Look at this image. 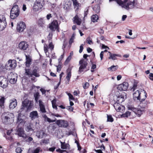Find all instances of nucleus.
<instances>
[{
    "instance_id": "obj_1",
    "label": "nucleus",
    "mask_w": 153,
    "mask_h": 153,
    "mask_svg": "<svg viewBox=\"0 0 153 153\" xmlns=\"http://www.w3.org/2000/svg\"><path fill=\"white\" fill-rule=\"evenodd\" d=\"M114 1H116L119 5L127 10L133 8L135 6L134 0H109V2Z\"/></svg>"
},
{
    "instance_id": "obj_2",
    "label": "nucleus",
    "mask_w": 153,
    "mask_h": 153,
    "mask_svg": "<svg viewBox=\"0 0 153 153\" xmlns=\"http://www.w3.org/2000/svg\"><path fill=\"white\" fill-rule=\"evenodd\" d=\"M25 75L29 77H32L33 76L36 77H38L40 76V74L39 73V68L36 66L34 67L32 71L29 68H25Z\"/></svg>"
},
{
    "instance_id": "obj_3",
    "label": "nucleus",
    "mask_w": 153,
    "mask_h": 153,
    "mask_svg": "<svg viewBox=\"0 0 153 153\" xmlns=\"http://www.w3.org/2000/svg\"><path fill=\"white\" fill-rule=\"evenodd\" d=\"M14 117L13 114L9 112H4L1 115L2 122L5 124H8L11 123V120H13Z\"/></svg>"
},
{
    "instance_id": "obj_4",
    "label": "nucleus",
    "mask_w": 153,
    "mask_h": 153,
    "mask_svg": "<svg viewBox=\"0 0 153 153\" xmlns=\"http://www.w3.org/2000/svg\"><path fill=\"white\" fill-rule=\"evenodd\" d=\"M33 105V104L31 101L26 99L22 102L21 107L19 110V111L22 112L24 110L25 108H27V110L28 111L30 110Z\"/></svg>"
},
{
    "instance_id": "obj_5",
    "label": "nucleus",
    "mask_w": 153,
    "mask_h": 153,
    "mask_svg": "<svg viewBox=\"0 0 153 153\" xmlns=\"http://www.w3.org/2000/svg\"><path fill=\"white\" fill-rule=\"evenodd\" d=\"M144 91V97L143 98H142L140 96L141 93H140L139 90H137L133 94V98L135 101L139 100L140 102V104L141 105L142 102L144 101L147 97V94L146 91L143 90Z\"/></svg>"
},
{
    "instance_id": "obj_6",
    "label": "nucleus",
    "mask_w": 153,
    "mask_h": 153,
    "mask_svg": "<svg viewBox=\"0 0 153 153\" xmlns=\"http://www.w3.org/2000/svg\"><path fill=\"white\" fill-rule=\"evenodd\" d=\"M88 56V55L87 54H84L83 56V58L86 59V61L84 59H82L80 60L79 62V64L80 65L79 68L78 73L79 74L83 71V69L86 68L87 65V61L88 59L87 58Z\"/></svg>"
},
{
    "instance_id": "obj_7",
    "label": "nucleus",
    "mask_w": 153,
    "mask_h": 153,
    "mask_svg": "<svg viewBox=\"0 0 153 153\" xmlns=\"http://www.w3.org/2000/svg\"><path fill=\"white\" fill-rule=\"evenodd\" d=\"M19 13L20 10L18 6L17 5H14L10 11V18L14 19L19 16Z\"/></svg>"
},
{
    "instance_id": "obj_8",
    "label": "nucleus",
    "mask_w": 153,
    "mask_h": 153,
    "mask_svg": "<svg viewBox=\"0 0 153 153\" xmlns=\"http://www.w3.org/2000/svg\"><path fill=\"white\" fill-rule=\"evenodd\" d=\"M49 28L52 31H55L56 30L57 32H59V25L56 20H53L49 24Z\"/></svg>"
},
{
    "instance_id": "obj_9",
    "label": "nucleus",
    "mask_w": 153,
    "mask_h": 153,
    "mask_svg": "<svg viewBox=\"0 0 153 153\" xmlns=\"http://www.w3.org/2000/svg\"><path fill=\"white\" fill-rule=\"evenodd\" d=\"M17 64L16 60H9L5 66V68L7 70H10L14 68L16 66Z\"/></svg>"
},
{
    "instance_id": "obj_10",
    "label": "nucleus",
    "mask_w": 153,
    "mask_h": 153,
    "mask_svg": "<svg viewBox=\"0 0 153 153\" xmlns=\"http://www.w3.org/2000/svg\"><path fill=\"white\" fill-rule=\"evenodd\" d=\"M7 25L6 18L4 16L0 15V31L4 30Z\"/></svg>"
},
{
    "instance_id": "obj_11",
    "label": "nucleus",
    "mask_w": 153,
    "mask_h": 153,
    "mask_svg": "<svg viewBox=\"0 0 153 153\" xmlns=\"http://www.w3.org/2000/svg\"><path fill=\"white\" fill-rule=\"evenodd\" d=\"M24 116L21 113H19L17 118L16 123L18 126H23L26 123L25 119Z\"/></svg>"
},
{
    "instance_id": "obj_12",
    "label": "nucleus",
    "mask_w": 153,
    "mask_h": 153,
    "mask_svg": "<svg viewBox=\"0 0 153 153\" xmlns=\"http://www.w3.org/2000/svg\"><path fill=\"white\" fill-rule=\"evenodd\" d=\"M8 84V80L4 76H0V87L4 89L7 88Z\"/></svg>"
},
{
    "instance_id": "obj_13",
    "label": "nucleus",
    "mask_w": 153,
    "mask_h": 153,
    "mask_svg": "<svg viewBox=\"0 0 153 153\" xmlns=\"http://www.w3.org/2000/svg\"><path fill=\"white\" fill-rule=\"evenodd\" d=\"M128 109L129 110H131L134 113L137 115L138 117H140L142 114L143 111L140 110L138 108H134L133 105H129L128 107Z\"/></svg>"
},
{
    "instance_id": "obj_14",
    "label": "nucleus",
    "mask_w": 153,
    "mask_h": 153,
    "mask_svg": "<svg viewBox=\"0 0 153 153\" xmlns=\"http://www.w3.org/2000/svg\"><path fill=\"white\" fill-rule=\"evenodd\" d=\"M56 123L61 127L67 128L68 126V123L67 121L59 120L56 122Z\"/></svg>"
},
{
    "instance_id": "obj_15",
    "label": "nucleus",
    "mask_w": 153,
    "mask_h": 153,
    "mask_svg": "<svg viewBox=\"0 0 153 153\" xmlns=\"http://www.w3.org/2000/svg\"><path fill=\"white\" fill-rule=\"evenodd\" d=\"M42 0H36L35 2L33 9L35 11H37L42 7V5L41 3Z\"/></svg>"
},
{
    "instance_id": "obj_16",
    "label": "nucleus",
    "mask_w": 153,
    "mask_h": 153,
    "mask_svg": "<svg viewBox=\"0 0 153 153\" xmlns=\"http://www.w3.org/2000/svg\"><path fill=\"white\" fill-rule=\"evenodd\" d=\"M124 96H126L125 93L123 92L120 94V93L119 95H118L117 92V94L116 96L117 97L116 102L118 103H121L124 101Z\"/></svg>"
},
{
    "instance_id": "obj_17",
    "label": "nucleus",
    "mask_w": 153,
    "mask_h": 153,
    "mask_svg": "<svg viewBox=\"0 0 153 153\" xmlns=\"http://www.w3.org/2000/svg\"><path fill=\"white\" fill-rule=\"evenodd\" d=\"M23 126H17L16 129V134L20 137H24L25 134L24 133Z\"/></svg>"
},
{
    "instance_id": "obj_18",
    "label": "nucleus",
    "mask_w": 153,
    "mask_h": 153,
    "mask_svg": "<svg viewBox=\"0 0 153 153\" xmlns=\"http://www.w3.org/2000/svg\"><path fill=\"white\" fill-rule=\"evenodd\" d=\"M19 48L21 50L25 51L28 48V45L25 41H22L19 45Z\"/></svg>"
},
{
    "instance_id": "obj_19",
    "label": "nucleus",
    "mask_w": 153,
    "mask_h": 153,
    "mask_svg": "<svg viewBox=\"0 0 153 153\" xmlns=\"http://www.w3.org/2000/svg\"><path fill=\"white\" fill-rule=\"evenodd\" d=\"M128 86V83L126 82H124L122 84L118 85L117 88L118 90L120 91H126Z\"/></svg>"
},
{
    "instance_id": "obj_20",
    "label": "nucleus",
    "mask_w": 153,
    "mask_h": 153,
    "mask_svg": "<svg viewBox=\"0 0 153 153\" xmlns=\"http://www.w3.org/2000/svg\"><path fill=\"white\" fill-rule=\"evenodd\" d=\"M26 27L25 23L23 22H20L18 23L16 28L17 30L20 32L23 31Z\"/></svg>"
},
{
    "instance_id": "obj_21",
    "label": "nucleus",
    "mask_w": 153,
    "mask_h": 153,
    "mask_svg": "<svg viewBox=\"0 0 153 153\" xmlns=\"http://www.w3.org/2000/svg\"><path fill=\"white\" fill-rule=\"evenodd\" d=\"M109 53V56L108 57V59H112V60H114L117 59L116 56L121 57V56L120 54H113L111 53L110 52H108Z\"/></svg>"
},
{
    "instance_id": "obj_22",
    "label": "nucleus",
    "mask_w": 153,
    "mask_h": 153,
    "mask_svg": "<svg viewBox=\"0 0 153 153\" xmlns=\"http://www.w3.org/2000/svg\"><path fill=\"white\" fill-rule=\"evenodd\" d=\"M30 117L32 120H34L36 118H38L39 115L37 111H33L30 112Z\"/></svg>"
},
{
    "instance_id": "obj_23",
    "label": "nucleus",
    "mask_w": 153,
    "mask_h": 153,
    "mask_svg": "<svg viewBox=\"0 0 153 153\" xmlns=\"http://www.w3.org/2000/svg\"><path fill=\"white\" fill-rule=\"evenodd\" d=\"M39 102L40 111L42 113L46 112V111L43 102L41 100H39Z\"/></svg>"
},
{
    "instance_id": "obj_24",
    "label": "nucleus",
    "mask_w": 153,
    "mask_h": 153,
    "mask_svg": "<svg viewBox=\"0 0 153 153\" xmlns=\"http://www.w3.org/2000/svg\"><path fill=\"white\" fill-rule=\"evenodd\" d=\"M17 105V102L16 99H14L13 100H12L9 106L10 109H13L16 107Z\"/></svg>"
},
{
    "instance_id": "obj_25",
    "label": "nucleus",
    "mask_w": 153,
    "mask_h": 153,
    "mask_svg": "<svg viewBox=\"0 0 153 153\" xmlns=\"http://www.w3.org/2000/svg\"><path fill=\"white\" fill-rule=\"evenodd\" d=\"M26 61L25 62V65L27 67H29L31 64V59L29 56H27L25 55Z\"/></svg>"
},
{
    "instance_id": "obj_26",
    "label": "nucleus",
    "mask_w": 153,
    "mask_h": 153,
    "mask_svg": "<svg viewBox=\"0 0 153 153\" xmlns=\"http://www.w3.org/2000/svg\"><path fill=\"white\" fill-rule=\"evenodd\" d=\"M73 20L74 23H76L77 25H80L81 23V19L78 17L77 15H76L74 18Z\"/></svg>"
},
{
    "instance_id": "obj_27",
    "label": "nucleus",
    "mask_w": 153,
    "mask_h": 153,
    "mask_svg": "<svg viewBox=\"0 0 153 153\" xmlns=\"http://www.w3.org/2000/svg\"><path fill=\"white\" fill-rule=\"evenodd\" d=\"M61 148L62 149H70V145L68 143H66L65 142H61Z\"/></svg>"
},
{
    "instance_id": "obj_28",
    "label": "nucleus",
    "mask_w": 153,
    "mask_h": 153,
    "mask_svg": "<svg viewBox=\"0 0 153 153\" xmlns=\"http://www.w3.org/2000/svg\"><path fill=\"white\" fill-rule=\"evenodd\" d=\"M71 69L69 68L66 71L67 74L66 78L68 82L69 81L71 76Z\"/></svg>"
},
{
    "instance_id": "obj_29",
    "label": "nucleus",
    "mask_w": 153,
    "mask_h": 153,
    "mask_svg": "<svg viewBox=\"0 0 153 153\" xmlns=\"http://www.w3.org/2000/svg\"><path fill=\"white\" fill-rule=\"evenodd\" d=\"M120 103L116 102L113 105L114 107L116 110L117 111L121 112V105L120 104Z\"/></svg>"
},
{
    "instance_id": "obj_30",
    "label": "nucleus",
    "mask_w": 153,
    "mask_h": 153,
    "mask_svg": "<svg viewBox=\"0 0 153 153\" xmlns=\"http://www.w3.org/2000/svg\"><path fill=\"white\" fill-rule=\"evenodd\" d=\"M5 99L4 97L0 96V107L2 108H4Z\"/></svg>"
},
{
    "instance_id": "obj_31",
    "label": "nucleus",
    "mask_w": 153,
    "mask_h": 153,
    "mask_svg": "<svg viewBox=\"0 0 153 153\" xmlns=\"http://www.w3.org/2000/svg\"><path fill=\"white\" fill-rule=\"evenodd\" d=\"M99 4H96L93 8L94 11L97 13H98L100 12V7Z\"/></svg>"
},
{
    "instance_id": "obj_32",
    "label": "nucleus",
    "mask_w": 153,
    "mask_h": 153,
    "mask_svg": "<svg viewBox=\"0 0 153 153\" xmlns=\"http://www.w3.org/2000/svg\"><path fill=\"white\" fill-rule=\"evenodd\" d=\"M99 17L97 15L95 14L92 16L91 18V21L93 22H95L97 21Z\"/></svg>"
},
{
    "instance_id": "obj_33",
    "label": "nucleus",
    "mask_w": 153,
    "mask_h": 153,
    "mask_svg": "<svg viewBox=\"0 0 153 153\" xmlns=\"http://www.w3.org/2000/svg\"><path fill=\"white\" fill-rule=\"evenodd\" d=\"M73 4V5L75 7H76V9L79 8V7L80 6V4L79 3L77 0H71Z\"/></svg>"
},
{
    "instance_id": "obj_34",
    "label": "nucleus",
    "mask_w": 153,
    "mask_h": 153,
    "mask_svg": "<svg viewBox=\"0 0 153 153\" xmlns=\"http://www.w3.org/2000/svg\"><path fill=\"white\" fill-rule=\"evenodd\" d=\"M49 140L48 139H44L41 140L40 142V145H42L43 144L44 145L47 144L49 143Z\"/></svg>"
},
{
    "instance_id": "obj_35",
    "label": "nucleus",
    "mask_w": 153,
    "mask_h": 153,
    "mask_svg": "<svg viewBox=\"0 0 153 153\" xmlns=\"http://www.w3.org/2000/svg\"><path fill=\"white\" fill-rule=\"evenodd\" d=\"M38 25L40 27H43L45 22L42 19H39L38 21Z\"/></svg>"
},
{
    "instance_id": "obj_36",
    "label": "nucleus",
    "mask_w": 153,
    "mask_h": 153,
    "mask_svg": "<svg viewBox=\"0 0 153 153\" xmlns=\"http://www.w3.org/2000/svg\"><path fill=\"white\" fill-rule=\"evenodd\" d=\"M118 68V66L117 65H112L110 67L108 68V70L109 71H114L117 70Z\"/></svg>"
},
{
    "instance_id": "obj_37",
    "label": "nucleus",
    "mask_w": 153,
    "mask_h": 153,
    "mask_svg": "<svg viewBox=\"0 0 153 153\" xmlns=\"http://www.w3.org/2000/svg\"><path fill=\"white\" fill-rule=\"evenodd\" d=\"M39 93L38 92L36 93L34 95V96L35 98V102L37 103L38 102V100L39 97Z\"/></svg>"
},
{
    "instance_id": "obj_38",
    "label": "nucleus",
    "mask_w": 153,
    "mask_h": 153,
    "mask_svg": "<svg viewBox=\"0 0 153 153\" xmlns=\"http://www.w3.org/2000/svg\"><path fill=\"white\" fill-rule=\"evenodd\" d=\"M107 121L108 122H112L114 121V119L111 115H107Z\"/></svg>"
},
{
    "instance_id": "obj_39",
    "label": "nucleus",
    "mask_w": 153,
    "mask_h": 153,
    "mask_svg": "<svg viewBox=\"0 0 153 153\" xmlns=\"http://www.w3.org/2000/svg\"><path fill=\"white\" fill-rule=\"evenodd\" d=\"M5 138L7 140L11 142L14 141V139L12 137L10 136V135L6 136L5 134Z\"/></svg>"
},
{
    "instance_id": "obj_40",
    "label": "nucleus",
    "mask_w": 153,
    "mask_h": 153,
    "mask_svg": "<svg viewBox=\"0 0 153 153\" xmlns=\"http://www.w3.org/2000/svg\"><path fill=\"white\" fill-rule=\"evenodd\" d=\"M131 112L129 111L126 112L125 113H124L122 114V116L123 117H127L131 115Z\"/></svg>"
},
{
    "instance_id": "obj_41",
    "label": "nucleus",
    "mask_w": 153,
    "mask_h": 153,
    "mask_svg": "<svg viewBox=\"0 0 153 153\" xmlns=\"http://www.w3.org/2000/svg\"><path fill=\"white\" fill-rule=\"evenodd\" d=\"M75 38V35L74 34H73L72 36L70 39L69 41V44L70 45H71V44L74 42V40Z\"/></svg>"
},
{
    "instance_id": "obj_42",
    "label": "nucleus",
    "mask_w": 153,
    "mask_h": 153,
    "mask_svg": "<svg viewBox=\"0 0 153 153\" xmlns=\"http://www.w3.org/2000/svg\"><path fill=\"white\" fill-rule=\"evenodd\" d=\"M17 78H12L9 80V82L12 84H14L16 83L17 81Z\"/></svg>"
},
{
    "instance_id": "obj_43",
    "label": "nucleus",
    "mask_w": 153,
    "mask_h": 153,
    "mask_svg": "<svg viewBox=\"0 0 153 153\" xmlns=\"http://www.w3.org/2000/svg\"><path fill=\"white\" fill-rule=\"evenodd\" d=\"M42 149H41L40 147H39L37 148L33 151V153H39L40 151L42 152Z\"/></svg>"
},
{
    "instance_id": "obj_44",
    "label": "nucleus",
    "mask_w": 153,
    "mask_h": 153,
    "mask_svg": "<svg viewBox=\"0 0 153 153\" xmlns=\"http://www.w3.org/2000/svg\"><path fill=\"white\" fill-rule=\"evenodd\" d=\"M66 93L69 97V100H74V98L71 93H68L67 92H66Z\"/></svg>"
},
{
    "instance_id": "obj_45",
    "label": "nucleus",
    "mask_w": 153,
    "mask_h": 153,
    "mask_svg": "<svg viewBox=\"0 0 153 153\" xmlns=\"http://www.w3.org/2000/svg\"><path fill=\"white\" fill-rule=\"evenodd\" d=\"M15 151L17 153H20L22 151V149L21 148L18 147L16 149Z\"/></svg>"
},
{
    "instance_id": "obj_46",
    "label": "nucleus",
    "mask_w": 153,
    "mask_h": 153,
    "mask_svg": "<svg viewBox=\"0 0 153 153\" xmlns=\"http://www.w3.org/2000/svg\"><path fill=\"white\" fill-rule=\"evenodd\" d=\"M26 130L28 131H31L33 130L30 125L27 126L26 127Z\"/></svg>"
},
{
    "instance_id": "obj_47",
    "label": "nucleus",
    "mask_w": 153,
    "mask_h": 153,
    "mask_svg": "<svg viewBox=\"0 0 153 153\" xmlns=\"http://www.w3.org/2000/svg\"><path fill=\"white\" fill-rule=\"evenodd\" d=\"M56 151L60 153H62L64 152H66L67 151L66 150H61L59 148L56 150Z\"/></svg>"
},
{
    "instance_id": "obj_48",
    "label": "nucleus",
    "mask_w": 153,
    "mask_h": 153,
    "mask_svg": "<svg viewBox=\"0 0 153 153\" xmlns=\"http://www.w3.org/2000/svg\"><path fill=\"white\" fill-rule=\"evenodd\" d=\"M67 110L71 111H73L74 108L71 106H68L66 108Z\"/></svg>"
},
{
    "instance_id": "obj_49",
    "label": "nucleus",
    "mask_w": 153,
    "mask_h": 153,
    "mask_svg": "<svg viewBox=\"0 0 153 153\" xmlns=\"http://www.w3.org/2000/svg\"><path fill=\"white\" fill-rule=\"evenodd\" d=\"M53 100L52 101V107L53 108L55 109L56 110H57V108L56 104V103H54L53 102Z\"/></svg>"
},
{
    "instance_id": "obj_50",
    "label": "nucleus",
    "mask_w": 153,
    "mask_h": 153,
    "mask_svg": "<svg viewBox=\"0 0 153 153\" xmlns=\"http://www.w3.org/2000/svg\"><path fill=\"white\" fill-rule=\"evenodd\" d=\"M88 8H86L85 9V10H84V17H85L87 16L88 14Z\"/></svg>"
},
{
    "instance_id": "obj_51",
    "label": "nucleus",
    "mask_w": 153,
    "mask_h": 153,
    "mask_svg": "<svg viewBox=\"0 0 153 153\" xmlns=\"http://www.w3.org/2000/svg\"><path fill=\"white\" fill-rule=\"evenodd\" d=\"M57 67V72H59L61 69V65L59 64L58 65L56 66Z\"/></svg>"
},
{
    "instance_id": "obj_52",
    "label": "nucleus",
    "mask_w": 153,
    "mask_h": 153,
    "mask_svg": "<svg viewBox=\"0 0 153 153\" xmlns=\"http://www.w3.org/2000/svg\"><path fill=\"white\" fill-rule=\"evenodd\" d=\"M83 46L84 45L83 44H82L80 46V49L79 51V53H81L83 50Z\"/></svg>"
},
{
    "instance_id": "obj_53",
    "label": "nucleus",
    "mask_w": 153,
    "mask_h": 153,
    "mask_svg": "<svg viewBox=\"0 0 153 153\" xmlns=\"http://www.w3.org/2000/svg\"><path fill=\"white\" fill-rule=\"evenodd\" d=\"M89 86V83H88V82H86L85 84L84 85H83V87L84 89H86V88H88Z\"/></svg>"
},
{
    "instance_id": "obj_54",
    "label": "nucleus",
    "mask_w": 153,
    "mask_h": 153,
    "mask_svg": "<svg viewBox=\"0 0 153 153\" xmlns=\"http://www.w3.org/2000/svg\"><path fill=\"white\" fill-rule=\"evenodd\" d=\"M87 42L89 44H91V43L92 42V41L89 38H87L86 39Z\"/></svg>"
},
{
    "instance_id": "obj_55",
    "label": "nucleus",
    "mask_w": 153,
    "mask_h": 153,
    "mask_svg": "<svg viewBox=\"0 0 153 153\" xmlns=\"http://www.w3.org/2000/svg\"><path fill=\"white\" fill-rule=\"evenodd\" d=\"M137 85L136 83H134L133 88H132V89H133V91H134L136 89H137Z\"/></svg>"
},
{
    "instance_id": "obj_56",
    "label": "nucleus",
    "mask_w": 153,
    "mask_h": 153,
    "mask_svg": "<svg viewBox=\"0 0 153 153\" xmlns=\"http://www.w3.org/2000/svg\"><path fill=\"white\" fill-rule=\"evenodd\" d=\"M47 121L49 123H52L53 122H55V120H51L50 118L47 117Z\"/></svg>"
},
{
    "instance_id": "obj_57",
    "label": "nucleus",
    "mask_w": 153,
    "mask_h": 153,
    "mask_svg": "<svg viewBox=\"0 0 153 153\" xmlns=\"http://www.w3.org/2000/svg\"><path fill=\"white\" fill-rule=\"evenodd\" d=\"M103 53L104 52L103 51H102L100 54V56L101 58V60H102L103 58Z\"/></svg>"
},
{
    "instance_id": "obj_58",
    "label": "nucleus",
    "mask_w": 153,
    "mask_h": 153,
    "mask_svg": "<svg viewBox=\"0 0 153 153\" xmlns=\"http://www.w3.org/2000/svg\"><path fill=\"white\" fill-rule=\"evenodd\" d=\"M49 48H51V50L53 49L54 46L52 42L49 43Z\"/></svg>"
},
{
    "instance_id": "obj_59",
    "label": "nucleus",
    "mask_w": 153,
    "mask_h": 153,
    "mask_svg": "<svg viewBox=\"0 0 153 153\" xmlns=\"http://www.w3.org/2000/svg\"><path fill=\"white\" fill-rule=\"evenodd\" d=\"M51 17H52V16H51V14H48L47 15L46 18L48 20H49Z\"/></svg>"
},
{
    "instance_id": "obj_60",
    "label": "nucleus",
    "mask_w": 153,
    "mask_h": 153,
    "mask_svg": "<svg viewBox=\"0 0 153 153\" xmlns=\"http://www.w3.org/2000/svg\"><path fill=\"white\" fill-rule=\"evenodd\" d=\"M40 91H41L42 94H45L46 93V91L45 90L42 88H41V89H40Z\"/></svg>"
},
{
    "instance_id": "obj_61",
    "label": "nucleus",
    "mask_w": 153,
    "mask_h": 153,
    "mask_svg": "<svg viewBox=\"0 0 153 153\" xmlns=\"http://www.w3.org/2000/svg\"><path fill=\"white\" fill-rule=\"evenodd\" d=\"M33 140V138L31 137H29L27 140V141L28 142H30Z\"/></svg>"
},
{
    "instance_id": "obj_62",
    "label": "nucleus",
    "mask_w": 153,
    "mask_h": 153,
    "mask_svg": "<svg viewBox=\"0 0 153 153\" xmlns=\"http://www.w3.org/2000/svg\"><path fill=\"white\" fill-rule=\"evenodd\" d=\"M55 149V148L54 147H51L49 148V150L50 151L53 152L54 151Z\"/></svg>"
},
{
    "instance_id": "obj_63",
    "label": "nucleus",
    "mask_w": 153,
    "mask_h": 153,
    "mask_svg": "<svg viewBox=\"0 0 153 153\" xmlns=\"http://www.w3.org/2000/svg\"><path fill=\"white\" fill-rule=\"evenodd\" d=\"M95 151L97 153H103L102 150L100 149V150H96L94 149Z\"/></svg>"
},
{
    "instance_id": "obj_64",
    "label": "nucleus",
    "mask_w": 153,
    "mask_h": 153,
    "mask_svg": "<svg viewBox=\"0 0 153 153\" xmlns=\"http://www.w3.org/2000/svg\"><path fill=\"white\" fill-rule=\"evenodd\" d=\"M149 76L150 77H151L150 79L151 80L153 81V74L150 73L149 74Z\"/></svg>"
}]
</instances>
